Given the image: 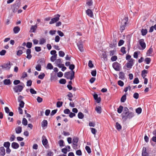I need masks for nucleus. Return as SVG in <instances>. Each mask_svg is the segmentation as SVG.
Listing matches in <instances>:
<instances>
[{
	"label": "nucleus",
	"instance_id": "nucleus-62",
	"mask_svg": "<svg viewBox=\"0 0 156 156\" xmlns=\"http://www.w3.org/2000/svg\"><path fill=\"white\" fill-rule=\"evenodd\" d=\"M32 81L31 80H29L27 82V86H30L32 84Z\"/></svg>",
	"mask_w": 156,
	"mask_h": 156
},
{
	"label": "nucleus",
	"instance_id": "nucleus-11",
	"mask_svg": "<svg viewBox=\"0 0 156 156\" xmlns=\"http://www.w3.org/2000/svg\"><path fill=\"white\" fill-rule=\"evenodd\" d=\"M11 64L10 62H9L6 64L2 66L3 68H5L7 70H9L11 68Z\"/></svg>",
	"mask_w": 156,
	"mask_h": 156
},
{
	"label": "nucleus",
	"instance_id": "nucleus-34",
	"mask_svg": "<svg viewBox=\"0 0 156 156\" xmlns=\"http://www.w3.org/2000/svg\"><path fill=\"white\" fill-rule=\"evenodd\" d=\"M141 33L142 35L144 36L147 33V29H142L141 30Z\"/></svg>",
	"mask_w": 156,
	"mask_h": 156
},
{
	"label": "nucleus",
	"instance_id": "nucleus-46",
	"mask_svg": "<svg viewBox=\"0 0 156 156\" xmlns=\"http://www.w3.org/2000/svg\"><path fill=\"white\" fill-rule=\"evenodd\" d=\"M59 82L61 84H65L66 83V81L65 79H62L59 80Z\"/></svg>",
	"mask_w": 156,
	"mask_h": 156
},
{
	"label": "nucleus",
	"instance_id": "nucleus-33",
	"mask_svg": "<svg viewBox=\"0 0 156 156\" xmlns=\"http://www.w3.org/2000/svg\"><path fill=\"white\" fill-rule=\"evenodd\" d=\"M84 115L81 112H79L78 114V117L80 119H82L84 117Z\"/></svg>",
	"mask_w": 156,
	"mask_h": 156
},
{
	"label": "nucleus",
	"instance_id": "nucleus-31",
	"mask_svg": "<svg viewBox=\"0 0 156 156\" xmlns=\"http://www.w3.org/2000/svg\"><path fill=\"white\" fill-rule=\"evenodd\" d=\"M10 144L9 142H6L4 143L3 146L6 148L9 147Z\"/></svg>",
	"mask_w": 156,
	"mask_h": 156
},
{
	"label": "nucleus",
	"instance_id": "nucleus-43",
	"mask_svg": "<svg viewBox=\"0 0 156 156\" xmlns=\"http://www.w3.org/2000/svg\"><path fill=\"white\" fill-rule=\"evenodd\" d=\"M116 128L118 130H120L122 128L121 125L118 122L116 123Z\"/></svg>",
	"mask_w": 156,
	"mask_h": 156
},
{
	"label": "nucleus",
	"instance_id": "nucleus-29",
	"mask_svg": "<svg viewBox=\"0 0 156 156\" xmlns=\"http://www.w3.org/2000/svg\"><path fill=\"white\" fill-rule=\"evenodd\" d=\"M93 4V2L92 0H87L86 4L88 6H91Z\"/></svg>",
	"mask_w": 156,
	"mask_h": 156
},
{
	"label": "nucleus",
	"instance_id": "nucleus-58",
	"mask_svg": "<svg viewBox=\"0 0 156 156\" xmlns=\"http://www.w3.org/2000/svg\"><path fill=\"white\" fill-rule=\"evenodd\" d=\"M23 53V52L22 50H19L17 52V55L18 56H20Z\"/></svg>",
	"mask_w": 156,
	"mask_h": 156
},
{
	"label": "nucleus",
	"instance_id": "nucleus-56",
	"mask_svg": "<svg viewBox=\"0 0 156 156\" xmlns=\"http://www.w3.org/2000/svg\"><path fill=\"white\" fill-rule=\"evenodd\" d=\"M90 129H91V133L94 134L95 135L96 134L97 130L96 129L94 128H90Z\"/></svg>",
	"mask_w": 156,
	"mask_h": 156
},
{
	"label": "nucleus",
	"instance_id": "nucleus-57",
	"mask_svg": "<svg viewBox=\"0 0 156 156\" xmlns=\"http://www.w3.org/2000/svg\"><path fill=\"white\" fill-rule=\"evenodd\" d=\"M139 94L137 93H135L134 94L133 97L134 98L137 99L139 98Z\"/></svg>",
	"mask_w": 156,
	"mask_h": 156
},
{
	"label": "nucleus",
	"instance_id": "nucleus-18",
	"mask_svg": "<svg viewBox=\"0 0 156 156\" xmlns=\"http://www.w3.org/2000/svg\"><path fill=\"white\" fill-rule=\"evenodd\" d=\"M148 153L146 151V148L145 147H143V148L142 156H148Z\"/></svg>",
	"mask_w": 156,
	"mask_h": 156
},
{
	"label": "nucleus",
	"instance_id": "nucleus-30",
	"mask_svg": "<svg viewBox=\"0 0 156 156\" xmlns=\"http://www.w3.org/2000/svg\"><path fill=\"white\" fill-rule=\"evenodd\" d=\"M78 141V138L76 137L73 139V145L77 144Z\"/></svg>",
	"mask_w": 156,
	"mask_h": 156
},
{
	"label": "nucleus",
	"instance_id": "nucleus-45",
	"mask_svg": "<svg viewBox=\"0 0 156 156\" xmlns=\"http://www.w3.org/2000/svg\"><path fill=\"white\" fill-rule=\"evenodd\" d=\"M58 54L59 56L61 57H63L65 55V53L62 51H59Z\"/></svg>",
	"mask_w": 156,
	"mask_h": 156
},
{
	"label": "nucleus",
	"instance_id": "nucleus-52",
	"mask_svg": "<svg viewBox=\"0 0 156 156\" xmlns=\"http://www.w3.org/2000/svg\"><path fill=\"white\" fill-rule=\"evenodd\" d=\"M23 98V97L21 95H20L19 96L17 99L18 101V102H20L21 101H22V99Z\"/></svg>",
	"mask_w": 156,
	"mask_h": 156
},
{
	"label": "nucleus",
	"instance_id": "nucleus-1",
	"mask_svg": "<svg viewBox=\"0 0 156 156\" xmlns=\"http://www.w3.org/2000/svg\"><path fill=\"white\" fill-rule=\"evenodd\" d=\"M122 118L123 120L126 121L127 119H130L134 116V114L132 112H123L121 114Z\"/></svg>",
	"mask_w": 156,
	"mask_h": 156
},
{
	"label": "nucleus",
	"instance_id": "nucleus-36",
	"mask_svg": "<svg viewBox=\"0 0 156 156\" xmlns=\"http://www.w3.org/2000/svg\"><path fill=\"white\" fill-rule=\"evenodd\" d=\"M64 141L63 140H60L58 142V144H59V146L61 147L64 146Z\"/></svg>",
	"mask_w": 156,
	"mask_h": 156
},
{
	"label": "nucleus",
	"instance_id": "nucleus-53",
	"mask_svg": "<svg viewBox=\"0 0 156 156\" xmlns=\"http://www.w3.org/2000/svg\"><path fill=\"white\" fill-rule=\"evenodd\" d=\"M126 48L125 47H123L121 49V51L123 54H125L126 53V51L125 50Z\"/></svg>",
	"mask_w": 156,
	"mask_h": 156
},
{
	"label": "nucleus",
	"instance_id": "nucleus-4",
	"mask_svg": "<svg viewBox=\"0 0 156 156\" xmlns=\"http://www.w3.org/2000/svg\"><path fill=\"white\" fill-rule=\"evenodd\" d=\"M74 71H72L71 72H69L66 73L64 74V76L67 79H69L72 80L74 78Z\"/></svg>",
	"mask_w": 156,
	"mask_h": 156
},
{
	"label": "nucleus",
	"instance_id": "nucleus-35",
	"mask_svg": "<svg viewBox=\"0 0 156 156\" xmlns=\"http://www.w3.org/2000/svg\"><path fill=\"white\" fill-rule=\"evenodd\" d=\"M46 40L44 38H43L41 39L40 40L39 44H43L46 42Z\"/></svg>",
	"mask_w": 156,
	"mask_h": 156
},
{
	"label": "nucleus",
	"instance_id": "nucleus-59",
	"mask_svg": "<svg viewBox=\"0 0 156 156\" xmlns=\"http://www.w3.org/2000/svg\"><path fill=\"white\" fill-rule=\"evenodd\" d=\"M133 83L134 84H138L139 83V80L137 77H136L134 79L133 81Z\"/></svg>",
	"mask_w": 156,
	"mask_h": 156
},
{
	"label": "nucleus",
	"instance_id": "nucleus-13",
	"mask_svg": "<svg viewBox=\"0 0 156 156\" xmlns=\"http://www.w3.org/2000/svg\"><path fill=\"white\" fill-rule=\"evenodd\" d=\"M86 13L89 16L92 17L93 16V14L92 11L90 9H88L86 11Z\"/></svg>",
	"mask_w": 156,
	"mask_h": 156
},
{
	"label": "nucleus",
	"instance_id": "nucleus-10",
	"mask_svg": "<svg viewBox=\"0 0 156 156\" xmlns=\"http://www.w3.org/2000/svg\"><path fill=\"white\" fill-rule=\"evenodd\" d=\"M20 4L19 2H17L14 4L13 5V9H12V11L14 12H16L17 10L19 8V5Z\"/></svg>",
	"mask_w": 156,
	"mask_h": 156
},
{
	"label": "nucleus",
	"instance_id": "nucleus-5",
	"mask_svg": "<svg viewBox=\"0 0 156 156\" xmlns=\"http://www.w3.org/2000/svg\"><path fill=\"white\" fill-rule=\"evenodd\" d=\"M112 67L116 71H119L121 68L120 64L117 62H114L112 64Z\"/></svg>",
	"mask_w": 156,
	"mask_h": 156
},
{
	"label": "nucleus",
	"instance_id": "nucleus-51",
	"mask_svg": "<svg viewBox=\"0 0 156 156\" xmlns=\"http://www.w3.org/2000/svg\"><path fill=\"white\" fill-rule=\"evenodd\" d=\"M118 84L121 87H122L124 85V83L123 81L121 80H119L118 82Z\"/></svg>",
	"mask_w": 156,
	"mask_h": 156
},
{
	"label": "nucleus",
	"instance_id": "nucleus-44",
	"mask_svg": "<svg viewBox=\"0 0 156 156\" xmlns=\"http://www.w3.org/2000/svg\"><path fill=\"white\" fill-rule=\"evenodd\" d=\"M86 150L87 151V152L90 154L91 153V149L89 147L86 146L85 147Z\"/></svg>",
	"mask_w": 156,
	"mask_h": 156
},
{
	"label": "nucleus",
	"instance_id": "nucleus-37",
	"mask_svg": "<svg viewBox=\"0 0 156 156\" xmlns=\"http://www.w3.org/2000/svg\"><path fill=\"white\" fill-rule=\"evenodd\" d=\"M151 61V59L149 58H146L145 59V62L146 64H149Z\"/></svg>",
	"mask_w": 156,
	"mask_h": 156
},
{
	"label": "nucleus",
	"instance_id": "nucleus-8",
	"mask_svg": "<svg viewBox=\"0 0 156 156\" xmlns=\"http://www.w3.org/2000/svg\"><path fill=\"white\" fill-rule=\"evenodd\" d=\"M134 59L133 58L128 61V62L126 64V66L128 68H131L134 64Z\"/></svg>",
	"mask_w": 156,
	"mask_h": 156
},
{
	"label": "nucleus",
	"instance_id": "nucleus-19",
	"mask_svg": "<svg viewBox=\"0 0 156 156\" xmlns=\"http://www.w3.org/2000/svg\"><path fill=\"white\" fill-rule=\"evenodd\" d=\"M15 130L16 133L20 134L22 132V127L20 126H19L15 128Z\"/></svg>",
	"mask_w": 156,
	"mask_h": 156
},
{
	"label": "nucleus",
	"instance_id": "nucleus-42",
	"mask_svg": "<svg viewBox=\"0 0 156 156\" xmlns=\"http://www.w3.org/2000/svg\"><path fill=\"white\" fill-rule=\"evenodd\" d=\"M22 124L24 126H26L27 124V121L25 118H23L22 120Z\"/></svg>",
	"mask_w": 156,
	"mask_h": 156
},
{
	"label": "nucleus",
	"instance_id": "nucleus-14",
	"mask_svg": "<svg viewBox=\"0 0 156 156\" xmlns=\"http://www.w3.org/2000/svg\"><path fill=\"white\" fill-rule=\"evenodd\" d=\"M5 112L7 113H9V115L10 116H12L13 115V113L12 112H9V108L7 107L5 108Z\"/></svg>",
	"mask_w": 156,
	"mask_h": 156
},
{
	"label": "nucleus",
	"instance_id": "nucleus-21",
	"mask_svg": "<svg viewBox=\"0 0 156 156\" xmlns=\"http://www.w3.org/2000/svg\"><path fill=\"white\" fill-rule=\"evenodd\" d=\"M3 83L5 85H9L11 84V82L10 79H5L3 81Z\"/></svg>",
	"mask_w": 156,
	"mask_h": 156
},
{
	"label": "nucleus",
	"instance_id": "nucleus-63",
	"mask_svg": "<svg viewBox=\"0 0 156 156\" xmlns=\"http://www.w3.org/2000/svg\"><path fill=\"white\" fill-rule=\"evenodd\" d=\"M30 93L32 94H35L37 93V92L33 88H31L30 89Z\"/></svg>",
	"mask_w": 156,
	"mask_h": 156
},
{
	"label": "nucleus",
	"instance_id": "nucleus-27",
	"mask_svg": "<svg viewBox=\"0 0 156 156\" xmlns=\"http://www.w3.org/2000/svg\"><path fill=\"white\" fill-rule=\"evenodd\" d=\"M95 110L98 113L100 114L101 112V108L100 106L96 107Z\"/></svg>",
	"mask_w": 156,
	"mask_h": 156
},
{
	"label": "nucleus",
	"instance_id": "nucleus-40",
	"mask_svg": "<svg viewBox=\"0 0 156 156\" xmlns=\"http://www.w3.org/2000/svg\"><path fill=\"white\" fill-rule=\"evenodd\" d=\"M63 102L62 101H58L57 102L56 106L58 108H60L62 106Z\"/></svg>",
	"mask_w": 156,
	"mask_h": 156
},
{
	"label": "nucleus",
	"instance_id": "nucleus-23",
	"mask_svg": "<svg viewBox=\"0 0 156 156\" xmlns=\"http://www.w3.org/2000/svg\"><path fill=\"white\" fill-rule=\"evenodd\" d=\"M125 74L122 72H120L119 73V78L121 80H123L125 78Z\"/></svg>",
	"mask_w": 156,
	"mask_h": 156
},
{
	"label": "nucleus",
	"instance_id": "nucleus-2",
	"mask_svg": "<svg viewBox=\"0 0 156 156\" xmlns=\"http://www.w3.org/2000/svg\"><path fill=\"white\" fill-rule=\"evenodd\" d=\"M24 87V84L23 83H21L20 85L14 86L13 88V90L15 93H20L22 91Z\"/></svg>",
	"mask_w": 156,
	"mask_h": 156
},
{
	"label": "nucleus",
	"instance_id": "nucleus-17",
	"mask_svg": "<svg viewBox=\"0 0 156 156\" xmlns=\"http://www.w3.org/2000/svg\"><path fill=\"white\" fill-rule=\"evenodd\" d=\"M37 28V24L32 26L30 29V32L34 33Z\"/></svg>",
	"mask_w": 156,
	"mask_h": 156
},
{
	"label": "nucleus",
	"instance_id": "nucleus-49",
	"mask_svg": "<svg viewBox=\"0 0 156 156\" xmlns=\"http://www.w3.org/2000/svg\"><path fill=\"white\" fill-rule=\"evenodd\" d=\"M117 59V57L116 55L112 56L111 58V60L112 62L115 61Z\"/></svg>",
	"mask_w": 156,
	"mask_h": 156
},
{
	"label": "nucleus",
	"instance_id": "nucleus-20",
	"mask_svg": "<svg viewBox=\"0 0 156 156\" xmlns=\"http://www.w3.org/2000/svg\"><path fill=\"white\" fill-rule=\"evenodd\" d=\"M148 73L147 70L144 69L142 71L141 76L143 78H144L146 76V74Z\"/></svg>",
	"mask_w": 156,
	"mask_h": 156
},
{
	"label": "nucleus",
	"instance_id": "nucleus-28",
	"mask_svg": "<svg viewBox=\"0 0 156 156\" xmlns=\"http://www.w3.org/2000/svg\"><path fill=\"white\" fill-rule=\"evenodd\" d=\"M123 107L122 105H120L117 108V112L119 113H121L122 112Z\"/></svg>",
	"mask_w": 156,
	"mask_h": 156
},
{
	"label": "nucleus",
	"instance_id": "nucleus-47",
	"mask_svg": "<svg viewBox=\"0 0 156 156\" xmlns=\"http://www.w3.org/2000/svg\"><path fill=\"white\" fill-rule=\"evenodd\" d=\"M41 66L40 64L37 65L35 67L36 69L38 71H41Z\"/></svg>",
	"mask_w": 156,
	"mask_h": 156
},
{
	"label": "nucleus",
	"instance_id": "nucleus-22",
	"mask_svg": "<svg viewBox=\"0 0 156 156\" xmlns=\"http://www.w3.org/2000/svg\"><path fill=\"white\" fill-rule=\"evenodd\" d=\"M20 28L18 26L15 27L13 29L14 32L15 34L18 33L20 31Z\"/></svg>",
	"mask_w": 156,
	"mask_h": 156
},
{
	"label": "nucleus",
	"instance_id": "nucleus-41",
	"mask_svg": "<svg viewBox=\"0 0 156 156\" xmlns=\"http://www.w3.org/2000/svg\"><path fill=\"white\" fill-rule=\"evenodd\" d=\"M55 63L56 65L61 64L62 63V59L61 58L56 59Z\"/></svg>",
	"mask_w": 156,
	"mask_h": 156
},
{
	"label": "nucleus",
	"instance_id": "nucleus-64",
	"mask_svg": "<svg viewBox=\"0 0 156 156\" xmlns=\"http://www.w3.org/2000/svg\"><path fill=\"white\" fill-rule=\"evenodd\" d=\"M151 140L153 141L154 142H156V136H153L150 140V143L152 144Z\"/></svg>",
	"mask_w": 156,
	"mask_h": 156
},
{
	"label": "nucleus",
	"instance_id": "nucleus-16",
	"mask_svg": "<svg viewBox=\"0 0 156 156\" xmlns=\"http://www.w3.org/2000/svg\"><path fill=\"white\" fill-rule=\"evenodd\" d=\"M11 146L13 149H17L19 148V145L17 143L14 142L12 144Z\"/></svg>",
	"mask_w": 156,
	"mask_h": 156
},
{
	"label": "nucleus",
	"instance_id": "nucleus-15",
	"mask_svg": "<svg viewBox=\"0 0 156 156\" xmlns=\"http://www.w3.org/2000/svg\"><path fill=\"white\" fill-rule=\"evenodd\" d=\"M77 45L79 50L81 52H83V44L80 43H77Z\"/></svg>",
	"mask_w": 156,
	"mask_h": 156
},
{
	"label": "nucleus",
	"instance_id": "nucleus-39",
	"mask_svg": "<svg viewBox=\"0 0 156 156\" xmlns=\"http://www.w3.org/2000/svg\"><path fill=\"white\" fill-rule=\"evenodd\" d=\"M45 74L44 73H41L38 76V78L40 79H43L45 76Z\"/></svg>",
	"mask_w": 156,
	"mask_h": 156
},
{
	"label": "nucleus",
	"instance_id": "nucleus-25",
	"mask_svg": "<svg viewBox=\"0 0 156 156\" xmlns=\"http://www.w3.org/2000/svg\"><path fill=\"white\" fill-rule=\"evenodd\" d=\"M48 124V122L46 120H44L41 123V126L43 127L47 126Z\"/></svg>",
	"mask_w": 156,
	"mask_h": 156
},
{
	"label": "nucleus",
	"instance_id": "nucleus-9",
	"mask_svg": "<svg viewBox=\"0 0 156 156\" xmlns=\"http://www.w3.org/2000/svg\"><path fill=\"white\" fill-rule=\"evenodd\" d=\"M139 43L141 47H142V49L143 50L145 48L146 45L144 41V39H140L139 41Z\"/></svg>",
	"mask_w": 156,
	"mask_h": 156
},
{
	"label": "nucleus",
	"instance_id": "nucleus-55",
	"mask_svg": "<svg viewBox=\"0 0 156 156\" xmlns=\"http://www.w3.org/2000/svg\"><path fill=\"white\" fill-rule=\"evenodd\" d=\"M20 81L19 80H15L13 81V84L14 85H17L18 84L20 83Z\"/></svg>",
	"mask_w": 156,
	"mask_h": 156
},
{
	"label": "nucleus",
	"instance_id": "nucleus-12",
	"mask_svg": "<svg viewBox=\"0 0 156 156\" xmlns=\"http://www.w3.org/2000/svg\"><path fill=\"white\" fill-rule=\"evenodd\" d=\"M5 154V150L3 147H0V156H4Z\"/></svg>",
	"mask_w": 156,
	"mask_h": 156
},
{
	"label": "nucleus",
	"instance_id": "nucleus-32",
	"mask_svg": "<svg viewBox=\"0 0 156 156\" xmlns=\"http://www.w3.org/2000/svg\"><path fill=\"white\" fill-rule=\"evenodd\" d=\"M126 94H125L121 97L120 99L121 101L122 102H124L126 100Z\"/></svg>",
	"mask_w": 156,
	"mask_h": 156
},
{
	"label": "nucleus",
	"instance_id": "nucleus-54",
	"mask_svg": "<svg viewBox=\"0 0 156 156\" xmlns=\"http://www.w3.org/2000/svg\"><path fill=\"white\" fill-rule=\"evenodd\" d=\"M88 66L90 68H92L93 67L94 65L92 63V62L91 61H89Z\"/></svg>",
	"mask_w": 156,
	"mask_h": 156
},
{
	"label": "nucleus",
	"instance_id": "nucleus-50",
	"mask_svg": "<svg viewBox=\"0 0 156 156\" xmlns=\"http://www.w3.org/2000/svg\"><path fill=\"white\" fill-rule=\"evenodd\" d=\"M136 113L140 114L141 112L142 109L140 108H138L136 109Z\"/></svg>",
	"mask_w": 156,
	"mask_h": 156
},
{
	"label": "nucleus",
	"instance_id": "nucleus-6",
	"mask_svg": "<svg viewBox=\"0 0 156 156\" xmlns=\"http://www.w3.org/2000/svg\"><path fill=\"white\" fill-rule=\"evenodd\" d=\"M60 16V15H59L57 14L54 18L51 19L49 22V24H52L57 22L59 20Z\"/></svg>",
	"mask_w": 156,
	"mask_h": 156
},
{
	"label": "nucleus",
	"instance_id": "nucleus-38",
	"mask_svg": "<svg viewBox=\"0 0 156 156\" xmlns=\"http://www.w3.org/2000/svg\"><path fill=\"white\" fill-rule=\"evenodd\" d=\"M53 67L52 64L50 63H48L47 66V68L49 69H53Z\"/></svg>",
	"mask_w": 156,
	"mask_h": 156
},
{
	"label": "nucleus",
	"instance_id": "nucleus-26",
	"mask_svg": "<svg viewBox=\"0 0 156 156\" xmlns=\"http://www.w3.org/2000/svg\"><path fill=\"white\" fill-rule=\"evenodd\" d=\"M57 55H52L51 58L50 60L52 62H54L56 60L57 57Z\"/></svg>",
	"mask_w": 156,
	"mask_h": 156
},
{
	"label": "nucleus",
	"instance_id": "nucleus-48",
	"mask_svg": "<svg viewBox=\"0 0 156 156\" xmlns=\"http://www.w3.org/2000/svg\"><path fill=\"white\" fill-rule=\"evenodd\" d=\"M32 43L30 42H28L27 43L26 46L29 48H30L32 46Z\"/></svg>",
	"mask_w": 156,
	"mask_h": 156
},
{
	"label": "nucleus",
	"instance_id": "nucleus-7",
	"mask_svg": "<svg viewBox=\"0 0 156 156\" xmlns=\"http://www.w3.org/2000/svg\"><path fill=\"white\" fill-rule=\"evenodd\" d=\"M42 142L43 145L46 148H48V146L47 145L48 143V140L44 136H43L42 137Z\"/></svg>",
	"mask_w": 156,
	"mask_h": 156
},
{
	"label": "nucleus",
	"instance_id": "nucleus-61",
	"mask_svg": "<svg viewBox=\"0 0 156 156\" xmlns=\"http://www.w3.org/2000/svg\"><path fill=\"white\" fill-rule=\"evenodd\" d=\"M96 70H92L91 72V74L93 76H95L96 75Z\"/></svg>",
	"mask_w": 156,
	"mask_h": 156
},
{
	"label": "nucleus",
	"instance_id": "nucleus-3",
	"mask_svg": "<svg viewBox=\"0 0 156 156\" xmlns=\"http://www.w3.org/2000/svg\"><path fill=\"white\" fill-rule=\"evenodd\" d=\"M128 20V17H125L121 20L120 29L122 32L125 29L126 25Z\"/></svg>",
	"mask_w": 156,
	"mask_h": 156
},
{
	"label": "nucleus",
	"instance_id": "nucleus-24",
	"mask_svg": "<svg viewBox=\"0 0 156 156\" xmlns=\"http://www.w3.org/2000/svg\"><path fill=\"white\" fill-rule=\"evenodd\" d=\"M153 51V48H151V47L147 51V52L146 53L147 55L148 56H151V55L152 54Z\"/></svg>",
	"mask_w": 156,
	"mask_h": 156
},
{
	"label": "nucleus",
	"instance_id": "nucleus-60",
	"mask_svg": "<svg viewBox=\"0 0 156 156\" xmlns=\"http://www.w3.org/2000/svg\"><path fill=\"white\" fill-rule=\"evenodd\" d=\"M76 154L77 155L80 156L82 155V153L80 150H78L76 151Z\"/></svg>",
	"mask_w": 156,
	"mask_h": 156
}]
</instances>
